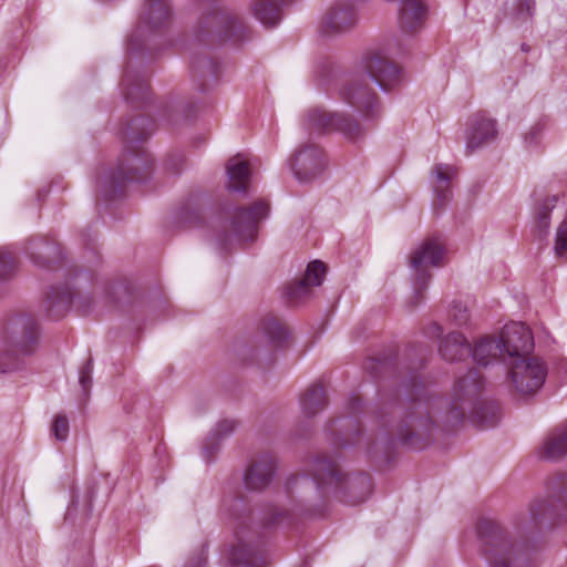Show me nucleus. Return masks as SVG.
Listing matches in <instances>:
<instances>
[{"instance_id": "1", "label": "nucleus", "mask_w": 567, "mask_h": 567, "mask_svg": "<svg viewBox=\"0 0 567 567\" xmlns=\"http://www.w3.org/2000/svg\"><path fill=\"white\" fill-rule=\"evenodd\" d=\"M307 474L292 475L285 491L292 503L290 511L271 507L262 525L255 517L243 497H226L221 509L234 519L235 543L228 550V560L236 567H265L261 528L290 524L293 515L321 516L331 497L348 505L363 503L372 491V481L367 473L343 474L334 458L327 453L313 456L307 465Z\"/></svg>"}, {"instance_id": "2", "label": "nucleus", "mask_w": 567, "mask_h": 567, "mask_svg": "<svg viewBox=\"0 0 567 567\" xmlns=\"http://www.w3.org/2000/svg\"><path fill=\"white\" fill-rule=\"evenodd\" d=\"M555 502L539 499L529 507V523L515 522L509 530L498 522L482 518L476 526L481 542V551L488 567H529L530 548L528 537L545 523H557L560 511L567 508V475H561L554 483Z\"/></svg>"}, {"instance_id": "3", "label": "nucleus", "mask_w": 567, "mask_h": 567, "mask_svg": "<svg viewBox=\"0 0 567 567\" xmlns=\"http://www.w3.org/2000/svg\"><path fill=\"white\" fill-rule=\"evenodd\" d=\"M403 396L391 410H381L377 414L380 434L371 446V452H386L393 447L395 440L402 445L423 450L432 440L434 421L431 412L434 406L432 394L422 382L415 369L402 377Z\"/></svg>"}, {"instance_id": "4", "label": "nucleus", "mask_w": 567, "mask_h": 567, "mask_svg": "<svg viewBox=\"0 0 567 567\" xmlns=\"http://www.w3.org/2000/svg\"><path fill=\"white\" fill-rule=\"evenodd\" d=\"M484 379L477 369H470L456 379L449 409L442 421L450 427L461 424L466 416L481 430L494 427L499 420V405L483 398Z\"/></svg>"}, {"instance_id": "5", "label": "nucleus", "mask_w": 567, "mask_h": 567, "mask_svg": "<svg viewBox=\"0 0 567 567\" xmlns=\"http://www.w3.org/2000/svg\"><path fill=\"white\" fill-rule=\"evenodd\" d=\"M38 339V326L33 317L18 315L2 328L0 348V373L9 374L24 369L27 355Z\"/></svg>"}, {"instance_id": "6", "label": "nucleus", "mask_w": 567, "mask_h": 567, "mask_svg": "<svg viewBox=\"0 0 567 567\" xmlns=\"http://www.w3.org/2000/svg\"><path fill=\"white\" fill-rule=\"evenodd\" d=\"M154 128V121L143 115L136 116L122 127L121 133L126 148L118 159L116 174L107 177H147L153 173L152 155L146 150L135 146L148 138Z\"/></svg>"}, {"instance_id": "7", "label": "nucleus", "mask_w": 567, "mask_h": 567, "mask_svg": "<svg viewBox=\"0 0 567 567\" xmlns=\"http://www.w3.org/2000/svg\"><path fill=\"white\" fill-rule=\"evenodd\" d=\"M196 39L202 42L206 37L216 35L220 43L239 44L249 39L248 29L236 14L212 1L203 14L196 31Z\"/></svg>"}, {"instance_id": "8", "label": "nucleus", "mask_w": 567, "mask_h": 567, "mask_svg": "<svg viewBox=\"0 0 567 567\" xmlns=\"http://www.w3.org/2000/svg\"><path fill=\"white\" fill-rule=\"evenodd\" d=\"M270 214V205L267 200L259 199L248 207H237L233 210L229 229L217 235V245L221 250H228L234 240L252 241L258 233L259 223L267 219Z\"/></svg>"}, {"instance_id": "9", "label": "nucleus", "mask_w": 567, "mask_h": 567, "mask_svg": "<svg viewBox=\"0 0 567 567\" xmlns=\"http://www.w3.org/2000/svg\"><path fill=\"white\" fill-rule=\"evenodd\" d=\"M362 411L361 398L353 394L347 402V415L338 417L327 425L326 431L333 449L340 450L359 443L361 435L359 415Z\"/></svg>"}, {"instance_id": "10", "label": "nucleus", "mask_w": 567, "mask_h": 567, "mask_svg": "<svg viewBox=\"0 0 567 567\" xmlns=\"http://www.w3.org/2000/svg\"><path fill=\"white\" fill-rule=\"evenodd\" d=\"M306 128L318 134L338 132L349 141H357L363 135L360 124L351 116L322 109H310L307 112Z\"/></svg>"}, {"instance_id": "11", "label": "nucleus", "mask_w": 567, "mask_h": 567, "mask_svg": "<svg viewBox=\"0 0 567 567\" xmlns=\"http://www.w3.org/2000/svg\"><path fill=\"white\" fill-rule=\"evenodd\" d=\"M443 244L435 237L425 239L410 256V267L414 271V289L417 296L426 289L431 274L427 268L440 267L444 256Z\"/></svg>"}, {"instance_id": "12", "label": "nucleus", "mask_w": 567, "mask_h": 567, "mask_svg": "<svg viewBox=\"0 0 567 567\" xmlns=\"http://www.w3.org/2000/svg\"><path fill=\"white\" fill-rule=\"evenodd\" d=\"M340 97L350 106L361 112L365 117L378 114V97L368 87L362 74H349L339 90Z\"/></svg>"}, {"instance_id": "13", "label": "nucleus", "mask_w": 567, "mask_h": 567, "mask_svg": "<svg viewBox=\"0 0 567 567\" xmlns=\"http://www.w3.org/2000/svg\"><path fill=\"white\" fill-rule=\"evenodd\" d=\"M511 378L517 392L523 395L534 394L539 390L546 379L547 369L537 358L518 359L508 362Z\"/></svg>"}, {"instance_id": "14", "label": "nucleus", "mask_w": 567, "mask_h": 567, "mask_svg": "<svg viewBox=\"0 0 567 567\" xmlns=\"http://www.w3.org/2000/svg\"><path fill=\"white\" fill-rule=\"evenodd\" d=\"M497 339L502 346L505 361L522 359L534 349L532 331L523 322H511L504 326Z\"/></svg>"}, {"instance_id": "15", "label": "nucleus", "mask_w": 567, "mask_h": 567, "mask_svg": "<svg viewBox=\"0 0 567 567\" xmlns=\"http://www.w3.org/2000/svg\"><path fill=\"white\" fill-rule=\"evenodd\" d=\"M293 177H316L324 173L327 157L315 144H305L297 148L287 159Z\"/></svg>"}, {"instance_id": "16", "label": "nucleus", "mask_w": 567, "mask_h": 567, "mask_svg": "<svg viewBox=\"0 0 567 567\" xmlns=\"http://www.w3.org/2000/svg\"><path fill=\"white\" fill-rule=\"evenodd\" d=\"M361 65L368 76L384 92L400 83L399 66L378 51L367 52L362 58Z\"/></svg>"}, {"instance_id": "17", "label": "nucleus", "mask_w": 567, "mask_h": 567, "mask_svg": "<svg viewBox=\"0 0 567 567\" xmlns=\"http://www.w3.org/2000/svg\"><path fill=\"white\" fill-rule=\"evenodd\" d=\"M498 135L497 121L486 112L478 111L467 121L464 133L465 152L467 155L494 142Z\"/></svg>"}, {"instance_id": "18", "label": "nucleus", "mask_w": 567, "mask_h": 567, "mask_svg": "<svg viewBox=\"0 0 567 567\" xmlns=\"http://www.w3.org/2000/svg\"><path fill=\"white\" fill-rule=\"evenodd\" d=\"M277 470V458L269 452L255 457L244 474L245 487L249 491H262L268 487Z\"/></svg>"}, {"instance_id": "19", "label": "nucleus", "mask_w": 567, "mask_h": 567, "mask_svg": "<svg viewBox=\"0 0 567 567\" xmlns=\"http://www.w3.org/2000/svg\"><path fill=\"white\" fill-rule=\"evenodd\" d=\"M24 252L33 265L41 268H50L52 264L63 259L60 245L54 239L44 236L30 238Z\"/></svg>"}, {"instance_id": "20", "label": "nucleus", "mask_w": 567, "mask_h": 567, "mask_svg": "<svg viewBox=\"0 0 567 567\" xmlns=\"http://www.w3.org/2000/svg\"><path fill=\"white\" fill-rule=\"evenodd\" d=\"M171 17L172 8L168 0H145L140 14L138 30H161L169 23Z\"/></svg>"}, {"instance_id": "21", "label": "nucleus", "mask_w": 567, "mask_h": 567, "mask_svg": "<svg viewBox=\"0 0 567 567\" xmlns=\"http://www.w3.org/2000/svg\"><path fill=\"white\" fill-rule=\"evenodd\" d=\"M121 86L124 99L132 104L141 103L142 105L151 99L148 78L130 66L125 69Z\"/></svg>"}, {"instance_id": "22", "label": "nucleus", "mask_w": 567, "mask_h": 567, "mask_svg": "<svg viewBox=\"0 0 567 567\" xmlns=\"http://www.w3.org/2000/svg\"><path fill=\"white\" fill-rule=\"evenodd\" d=\"M559 200L558 195L536 199L533 208L532 234L538 241H545L550 230V214Z\"/></svg>"}, {"instance_id": "23", "label": "nucleus", "mask_w": 567, "mask_h": 567, "mask_svg": "<svg viewBox=\"0 0 567 567\" xmlns=\"http://www.w3.org/2000/svg\"><path fill=\"white\" fill-rule=\"evenodd\" d=\"M219 74V64L210 56L198 55L190 62L192 81L196 83L199 92H206L212 82H216Z\"/></svg>"}, {"instance_id": "24", "label": "nucleus", "mask_w": 567, "mask_h": 567, "mask_svg": "<svg viewBox=\"0 0 567 567\" xmlns=\"http://www.w3.org/2000/svg\"><path fill=\"white\" fill-rule=\"evenodd\" d=\"M226 177H256L262 174L260 157L238 153L230 157L226 164Z\"/></svg>"}, {"instance_id": "25", "label": "nucleus", "mask_w": 567, "mask_h": 567, "mask_svg": "<svg viewBox=\"0 0 567 567\" xmlns=\"http://www.w3.org/2000/svg\"><path fill=\"white\" fill-rule=\"evenodd\" d=\"M439 352L446 361H461L471 352V346L461 332H451L439 344Z\"/></svg>"}, {"instance_id": "26", "label": "nucleus", "mask_w": 567, "mask_h": 567, "mask_svg": "<svg viewBox=\"0 0 567 567\" xmlns=\"http://www.w3.org/2000/svg\"><path fill=\"white\" fill-rule=\"evenodd\" d=\"M470 354H472L473 360L477 364L483 367H486L497 358L506 362L497 338L484 337L480 339L475 347L471 348Z\"/></svg>"}, {"instance_id": "27", "label": "nucleus", "mask_w": 567, "mask_h": 567, "mask_svg": "<svg viewBox=\"0 0 567 567\" xmlns=\"http://www.w3.org/2000/svg\"><path fill=\"white\" fill-rule=\"evenodd\" d=\"M255 18L265 27L274 28L282 19L281 7L275 0H258L252 6Z\"/></svg>"}, {"instance_id": "28", "label": "nucleus", "mask_w": 567, "mask_h": 567, "mask_svg": "<svg viewBox=\"0 0 567 567\" xmlns=\"http://www.w3.org/2000/svg\"><path fill=\"white\" fill-rule=\"evenodd\" d=\"M236 426L237 422L234 420H223L217 423L203 446V455L207 462H210L218 451L219 441L230 435Z\"/></svg>"}, {"instance_id": "29", "label": "nucleus", "mask_w": 567, "mask_h": 567, "mask_svg": "<svg viewBox=\"0 0 567 567\" xmlns=\"http://www.w3.org/2000/svg\"><path fill=\"white\" fill-rule=\"evenodd\" d=\"M72 293L68 290L59 291L55 288L48 293L45 301V310L51 319L61 318L72 303Z\"/></svg>"}, {"instance_id": "30", "label": "nucleus", "mask_w": 567, "mask_h": 567, "mask_svg": "<svg viewBox=\"0 0 567 567\" xmlns=\"http://www.w3.org/2000/svg\"><path fill=\"white\" fill-rule=\"evenodd\" d=\"M543 449L544 455L550 460L567 455V423L547 436Z\"/></svg>"}, {"instance_id": "31", "label": "nucleus", "mask_w": 567, "mask_h": 567, "mask_svg": "<svg viewBox=\"0 0 567 567\" xmlns=\"http://www.w3.org/2000/svg\"><path fill=\"white\" fill-rule=\"evenodd\" d=\"M326 394L321 385H311L301 398V409L306 416L311 417L326 406Z\"/></svg>"}, {"instance_id": "32", "label": "nucleus", "mask_w": 567, "mask_h": 567, "mask_svg": "<svg viewBox=\"0 0 567 567\" xmlns=\"http://www.w3.org/2000/svg\"><path fill=\"white\" fill-rule=\"evenodd\" d=\"M96 190L104 200H112L124 194L127 182L142 184L147 179H96Z\"/></svg>"}, {"instance_id": "33", "label": "nucleus", "mask_w": 567, "mask_h": 567, "mask_svg": "<svg viewBox=\"0 0 567 567\" xmlns=\"http://www.w3.org/2000/svg\"><path fill=\"white\" fill-rule=\"evenodd\" d=\"M260 329L268 340L276 346L282 344L289 336L286 326L272 316L261 320Z\"/></svg>"}, {"instance_id": "34", "label": "nucleus", "mask_w": 567, "mask_h": 567, "mask_svg": "<svg viewBox=\"0 0 567 567\" xmlns=\"http://www.w3.org/2000/svg\"><path fill=\"white\" fill-rule=\"evenodd\" d=\"M202 195H192L179 209L181 220L187 225H197L202 220Z\"/></svg>"}, {"instance_id": "35", "label": "nucleus", "mask_w": 567, "mask_h": 567, "mask_svg": "<svg viewBox=\"0 0 567 567\" xmlns=\"http://www.w3.org/2000/svg\"><path fill=\"white\" fill-rule=\"evenodd\" d=\"M395 362L391 357L368 358L363 363V369L373 378H382L394 371Z\"/></svg>"}, {"instance_id": "36", "label": "nucleus", "mask_w": 567, "mask_h": 567, "mask_svg": "<svg viewBox=\"0 0 567 567\" xmlns=\"http://www.w3.org/2000/svg\"><path fill=\"white\" fill-rule=\"evenodd\" d=\"M311 293V285L303 278L291 282L286 290L287 299L292 303H298L307 299Z\"/></svg>"}, {"instance_id": "37", "label": "nucleus", "mask_w": 567, "mask_h": 567, "mask_svg": "<svg viewBox=\"0 0 567 567\" xmlns=\"http://www.w3.org/2000/svg\"><path fill=\"white\" fill-rule=\"evenodd\" d=\"M17 270V261L7 249H0V281L9 280Z\"/></svg>"}, {"instance_id": "38", "label": "nucleus", "mask_w": 567, "mask_h": 567, "mask_svg": "<svg viewBox=\"0 0 567 567\" xmlns=\"http://www.w3.org/2000/svg\"><path fill=\"white\" fill-rule=\"evenodd\" d=\"M324 274L326 265L320 260H315L308 265L302 278L307 280L311 287H316L322 284Z\"/></svg>"}, {"instance_id": "39", "label": "nucleus", "mask_w": 567, "mask_h": 567, "mask_svg": "<svg viewBox=\"0 0 567 567\" xmlns=\"http://www.w3.org/2000/svg\"><path fill=\"white\" fill-rule=\"evenodd\" d=\"M188 161L186 156L181 153H172L165 158L164 165L168 173L179 175L186 172Z\"/></svg>"}, {"instance_id": "40", "label": "nucleus", "mask_w": 567, "mask_h": 567, "mask_svg": "<svg viewBox=\"0 0 567 567\" xmlns=\"http://www.w3.org/2000/svg\"><path fill=\"white\" fill-rule=\"evenodd\" d=\"M92 371L93 360L92 358H89L79 370V383L85 398L89 396L92 386Z\"/></svg>"}, {"instance_id": "41", "label": "nucleus", "mask_w": 567, "mask_h": 567, "mask_svg": "<svg viewBox=\"0 0 567 567\" xmlns=\"http://www.w3.org/2000/svg\"><path fill=\"white\" fill-rule=\"evenodd\" d=\"M554 250L557 257H563L567 251V213L557 227Z\"/></svg>"}, {"instance_id": "42", "label": "nucleus", "mask_w": 567, "mask_h": 567, "mask_svg": "<svg viewBox=\"0 0 567 567\" xmlns=\"http://www.w3.org/2000/svg\"><path fill=\"white\" fill-rule=\"evenodd\" d=\"M52 433L58 441H66L69 436V420L64 414H58L52 424Z\"/></svg>"}, {"instance_id": "43", "label": "nucleus", "mask_w": 567, "mask_h": 567, "mask_svg": "<svg viewBox=\"0 0 567 567\" xmlns=\"http://www.w3.org/2000/svg\"><path fill=\"white\" fill-rule=\"evenodd\" d=\"M544 125L537 123L524 135V143L527 148L537 147L543 138Z\"/></svg>"}, {"instance_id": "44", "label": "nucleus", "mask_w": 567, "mask_h": 567, "mask_svg": "<svg viewBox=\"0 0 567 567\" xmlns=\"http://www.w3.org/2000/svg\"><path fill=\"white\" fill-rule=\"evenodd\" d=\"M450 318L457 326L467 323L470 313L466 306H464L462 302H454L450 311Z\"/></svg>"}, {"instance_id": "45", "label": "nucleus", "mask_w": 567, "mask_h": 567, "mask_svg": "<svg viewBox=\"0 0 567 567\" xmlns=\"http://www.w3.org/2000/svg\"><path fill=\"white\" fill-rule=\"evenodd\" d=\"M458 175V171L455 166L449 164H437L431 172V177H455Z\"/></svg>"}, {"instance_id": "46", "label": "nucleus", "mask_w": 567, "mask_h": 567, "mask_svg": "<svg viewBox=\"0 0 567 567\" xmlns=\"http://www.w3.org/2000/svg\"><path fill=\"white\" fill-rule=\"evenodd\" d=\"M535 10V0H518L516 14L520 19H527L533 16Z\"/></svg>"}, {"instance_id": "47", "label": "nucleus", "mask_w": 567, "mask_h": 567, "mask_svg": "<svg viewBox=\"0 0 567 567\" xmlns=\"http://www.w3.org/2000/svg\"><path fill=\"white\" fill-rule=\"evenodd\" d=\"M249 179H228L226 188L230 193L246 194Z\"/></svg>"}, {"instance_id": "48", "label": "nucleus", "mask_w": 567, "mask_h": 567, "mask_svg": "<svg viewBox=\"0 0 567 567\" xmlns=\"http://www.w3.org/2000/svg\"><path fill=\"white\" fill-rule=\"evenodd\" d=\"M206 563L207 555L205 548L203 547L196 555L192 556L187 560L185 567H206Z\"/></svg>"}, {"instance_id": "49", "label": "nucleus", "mask_w": 567, "mask_h": 567, "mask_svg": "<svg viewBox=\"0 0 567 567\" xmlns=\"http://www.w3.org/2000/svg\"><path fill=\"white\" fill-rule=\"evenodd\" d=\"M443 329L440 324L437 323H432L429 328H427V334L429 336H440L442 333Z\"/></svg>"}, {"instance_id": "50", "label": "nucleus", "mask_w": 567, "mask_h": 567, "mask_svg": "<svg viewBox=\"0 0 567 567\" xmlns=\"http://www.w3.org/2000/svg\"><path fill=\"white\" fill-rule=\"evenodd\" d=\"M436 181H437V183L434 186L436 192L444 190L445 188H447L450 186V182H451V179H445V178L436 179Z\"/></svg>"}, {"instance_id": "51", "label": "nucleus", "mask_w": 567, "mask_h": 567, "mask_svg": "<svg viewBox=\"0 0 567 567\" xmlns=\"http://www.w3.org/2000/svg\"><path fill=\"white\" fill-rule=\"evenodd\" d=\"M128 49L130 51H136L138 49L137 47V43H136V39H135V35H132L131 39H130V44H128Z\"/></svg>"}, {"instance_id": "52", "label": "nucleus", "mask_w": 567, "mask_h": 567, "mask_svg": "<svg viewBox=\"0 0 567 567\" xmlns=\"http://www.w3.org/2000/svg\"><path fill=\"white\" fill-rule=\"evenodd\" d=\"M184 113H185V114H184V116H185L186 118H187V117H189V116H192V114H193V113H192L189 110H187V109H185V110H184Z\"/></svg>"}, {"instance_id": "53", "label": "nucleus", "mask_w": 567, "mask_h": 567, "mask_svg": "<svg viewBox=\"0 0 567 567\" xmlns=\"http://www.w3.org/2000/svg\"><path fill=\"white\" fill-rule=\"evenodd\" d=\"M449 197L447 193H443L442 195H440V198L442 202L446 200Z\"/></svg>"}, {"instance_id": "54", "label": "nucleus", "mask_w": 567, "mask_h": 567, "mask_svg": "<svg viewBox=\"0 0 567 567\" xmlns=\"http://www.w3.org/2000/svg\"><path fill=\"white\" fill-rule=\"evenodd\" d=\"M522 50L527 52L528 51V47L526 44H522Z\"/></svg>"}]
</instances>
